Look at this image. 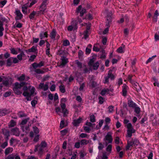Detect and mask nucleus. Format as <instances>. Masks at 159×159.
I'll return each instance as SVG.
<instances>
[{"instance_id": "1", "label": "nucleus", "mask_w": 159, "mask_h": 159, "mask_svg": "<svg viewBox=\"0 0 159 159\" xmlns=\"http://www.w3.org/2000/svg\"><path fill=\"white\" fill-rule=\"evenodd\" d=\"M31 87L30 86H29L28 87L25 86L23 88V90L24 91L23 95L26 97V98L28 101L31 100V96L33 95L35 92V88L32 87L31 89Z\"/></svg>"}, {"instance_id": "2", "label": "nucleus", "mask_w": 159, "mask_h": 159, "mask_svg": "<svg viewBox=\"0 0 159 159\" xmlns=\"http://www.w3.org/2000/svg\"><path fill=\"white\" fill-rule=\"evenodd\" d=\"M28 83L25 82H23L19 83L16 82L15 83L13 89L14 93L17 95H20L22 93V92L21 90L22 87H24V86H26Z\"/></svg>"}, {"instance_id": "3", "label": "nucleus", "mask_w": 159, "mask_h": 159, "mask_svg": "<svg viewBox=\"0 0 159 159\" xmlns=\"http://www.w3.org/2000/svg\"><path fill=\"white\" fill-rule=\"evenodd\" d=\"M139 144V142L137 139L132 138L131 141H128L127 144L125 147L126 150H131V148L130 149V147H132L133 146L136 147Z\"/></svg>"}, {"instance_id": "4", "label": "nucleus", "mask_w": 159, "mask_h": 159, "mask_svg": "<svg viewBox=\"0 0 159 159\" xmlns=\"http://www.w3.org/2000/svg\"><path fill=\"white\" fill-rule=\"evenodd\" d=\"M76 12L77 14L80 13V16L82 17L85 13H86V10L84 8H82V6L80 5L76 8Z\"/></svg>"}, {"instance_id": "5", "label": "nucleus", "mask_w": 159, "mask_h": 159, "mask_svg": "<svg viewBox=\"0 0 159 159\" xmlns=\"http://www.w3.org/2000/svg\"><path fill=\"white\" fill-rule=\"evenodd\" d=\"M104 141H106L107 142L106 143V145L107 144L111 143L113 141V138L111 136V134L110 132H108L106 135L105 138L103 139Z\"/></svg>"}, {"instance_id": "6", "label": "nucleus", "mask_w": 159, "mask_h": 159, "mask_svg": "<svg viewBox=\"0 0 159 159\" xmlns=\"http://www.w3.org/2000/svg\"><path fill=\"white\" fill-rule=\"evenodd\" d=\"M14 13L16 16L15 17V19L16 21L20 20L22 18L23 15L20 12V10H19L18 8H16L15 9Z\"/></svg>"}, {"instance_id": "7", "label": "nucleus", "mask_w": 159, "mask_h": 159, "mask_svg": "<svg viewBox=\"0 0 159 159\" xmlns=\"http://www.w3.org/2000/svg\"><path fill=\"white\" fill-rule=\"evenodd\" d=\"M13 81V79L11 78H6L5 80H3L2 83L6 86H8L11 85Z\"/></svg>"}, {"instance_id": "8", "label": "nucleus", "mask_w": 159, "mask_h": 159, "mask_svg": "<svg viewBox=\"0 0 159 159\" xmlns=\"http://www.w3.org/2000/svg\"><path fill=\"white\" fill-rule=\"evenodd\" d=\"M61 64L59 66L61 68L64 67L69 62L68 59L66 57H63L61 59Z\"/></svg>"}, {"instance_id": "9", "label": "nucleus", "mask_w": 159, "mask_h": 159, "mask_svg": "<svg viewBox=\"0 0 159 159\" xmlns=\"http://www.w3.org/2000/svg\"><path fill=\"white\" fill-rule=\"evenodd\" d=\"M11 112V111L9 109H0V116H4L7 114H9Z\"/></svg>"}, {"instance_id": "10", "label": "nucleus", "mask_w": 159, "mask_h": 159, "mask_svg": "<svg viewBox=\"0 0 159 159\" xmlns=\"http://www.w3.org/2000/svg\"><path fill=\"white\" fill-rule=\"evenodd\" d=\"M113 89H103L101 91L100 94L102 96H104L106 94H109L110 92H113Z\"/></svg>"}, {"instance_id": "11", "label": "nucleus", "mask_w": 159, "mask_h": 159, "mask_svg": "<svg viewBox=\"0 0 159 159\" xmlns=\"http://www.w3.org/2000/svg\"><path fill=\"white\" fill-rule=\"evenodd\" d=\"M44 62L43 61H41L39 63H37L34 62L32 64V66L34 69H36L38 67H40L44 65Z\"/></svg>"}, {"instance_id": "12", "label": "nucleus", "mask_w": 159, "mask_h": 159, "mask_svg": "<svg viewBox=\"0 0 159 159\" xmlns=\"http://www.w3.org/2000/svg\"><path fill=\"white\" fill-rule=\"evenodd\" d=\"M11 132L13 135L16 136H19L20 135V133L19 129L16 127L11 129Z\"/></svg>"}, {"instance_id": "13", "label": "nucleus", "mask_w": 159, "mask_h": 159, "mask_svg": "<svg viewBox=\"0 0 159 159\" xmlns=\"http://www.w3.org/2000/svg\"><path fill=\"white\" fill-rule=\"evenodd\" d=\"M122 88V95L125 97L127 95V90L129 89V87L126 84H124Z\"/></svg>"}, {"instance_id": "14", "label": "nucleus", "mask_w": 159, "mask_h": 159, "mask_svg": "<svg viewBox=\"0 0 159 159\" xmlns=\"http://www.w3.org/2000/svg\"><path fill=\"white\" fill-rule=\"evenodd\" d=\"M135 130L134 129H127V137L131 138L132 136V134L135 133Z\"/></svg>"}, {"instance_id": "15", "label": "nucleus", "mask_w": 159, "mask_h": 159, "mask_svg": "<svg viewBox=\"0 0 159 159\" xmlns=\"http://www.w3.org/2000/svg\"><path fill=\"white\" fill-rule=\"evenodd\" d=\"M5 159H20V158L19 156L11 154L6 157Z\"/></svg>"}, {"instance_id": "16", "label": "nucleus", "mask_w": 159, "mask_h": 159, "mask_svg": "<svg viewBox=\"0 0 159 159\" xmlns=\"http://www.w3.org/2000/svg\"><path fill=\"white\" fill-rule=\"evenodd\" d=\"M82 120V119L81 117H79L77 120H74L73 122V125L75 126H78L79 124L81 123Z\"/></svg>"}, {"instance_id": "17", "label": "nucleus", "mask_w": 159, "mask_h": 159, "mask_svg": "<svg viewBox=\"0 0 159 159\" xmlns=\"http://www.w3.org/2000/svg\"><path fill=\"white\" fill-rule=\"evenodd\" d=\"M82 22L81 19L78 16L76 20H74L72 22V24L74 25L75 26H76L78 25V23L79 22L80 23Z\"/></svg>"}, {"instance_id": "18", "label": "nucleus", "mask_w": 159, "mask_h": 159, "mask_svg": "<svg viewBox=\"0 0 159 159\" xmlns=\"http://www.w3.org/2000/svg\"><path fill=\"white\" fill-rule=\"evenodd\" d=\"M26 52L27 53L30 52H38V49L36 47L33 46L30 49L26 50Z\"/></svg>"}, {"instance_id": "19", "label": "nucleus", "mask_w": 159, "mask_h": 159, "mask_svg": "<svg viewBox=\"0 0 159 159\" xmlns=\"http://www.w3.org/2000/svg\"><path fill=\"white\" fill-rule=\"evenodd\" d=\"M2 132L3 134L5 136V139L6 140H8L10 136L9 131L7 130L4 129L3 130Z\"/></svg>"}, {"instance_id": "20", "label": "nucleus", "mask_w": 159, "mask_h": 159, "mask_svg": "<svg viewBox=\"0 0 159 159\" xmlns=\"http://www.w3.org/2000/svg\"><path fill=\"white\" fill-rule=\"evenodd\" d=\"M133 85V87L134 88L135 90H136L137 92H138L140 90H141V87L137 82H135Z\"/></svg>"}, {"instance_id": "21", "label": "nucleus", "mask_w": 159, "mask_h": 159, "mask_svg": "<svg viewBox=\"0 0 159 159\" xmlns=\"http://www.w3.org/2000/svg\"><path fill=\"white\" fill-rule=\"evenodd\" d=\"M57 33L55 30L53 29L50 33V37L52 39H55Z\"/></svg>"}, {"instance_id": "22", "label": "nucleus", "mask_w": 159, "mask_h": 159, "mask_svg": "<svg viewBox=\"0 0 159 159\" xmlns=\"http://www.w3.org/2000/svg\"><path fill=\"white\" fill-rule=\"evenodd\" d=\"M46 3L45 2H43L40 7V11H44L46 9Z\"/></svg>"}, {"instance_id": "23", "label": "nucleus", "mask_w": 159, "mask_h": 159, "mask_svg": "<svg viewBox=\"0 0 159 159\" xmlns=\"http://www.w3.org/2000/svg\"><path fill=\"white\" fill-rule=\"evenodd\" d=\"M128 104L129 107L133 108H134L137 106L136 104L131 100L128 101Z\"/></svg>"}, {"instance_id": "24", "label": "nucleus", "mask_w": 159, "mask_h": 159, "mask_svg": "<svg viewBox=\"0 0 159 159\" xmlns=\"http://www.w3.org/2000/svg\"><path fill=\"white\" fill-rule=\"evenodd\" d=\"M39 37L41 39H42L45 37L47 38L48 37L47 32H41L39 34Z\"/></svg>"}, {"instance_id": "25", "label": "nucleus", "mask_w": 159, "mask_h": 159, "mask_svg": "<svg viewBox=\"0 0 159 159\" xmlns=\"http://www.w3.org/2000/svg\"><path fill=\"white\" fill-rule=\"evenodd\" d=\"M25 55L24 52H21V53L17 55V57L18 60L21 61L22 60V57Z\"/></svg>"}, {"instance_id": "26", "label": "nucleus", "mask_w": 159, "mask_h": 159, "mask_svg": "<svg viewBox=\"0 0 159 159\" xmlns=\"http://www.w3.org/2000/svg\"><path fill=\"white\" fill-rule=\"evenodd\" d=\"M12 59V57H10L7 59V66H11L13 63Z\"/></svg>"}, {"instance_id": "27", "label": "nucleus", "mask_w": 159, "mask_h": 159, "mask_svg": "<svg viewBox=\"0 0 159 159\" xmlns=\"http://www.w3.org/2000/svg\"><path fill=\"white\" fill-rule=\"evenodd\" d=\"M85 125L89 127H90L92 129H93L95 127V124H92L91 122H89L88 121H86Z\"/></svg>"}, {"instance_id": "28", "label": "nucleus", "mask_w": 159, "mask_h": 159, "mask_svg": "<svg viewBox=\"0 0 159 159\" xmlns=\"http://www.w3.org/2000/svg\"><path fill=\"white\" fill-rule=\"evenodd\" d=\"M89 140H86L85 139H83L81 140L80 141V144L81 145H86L89 143Z\"/></svg>"}, {"instance_id": "29", "label": "nucleus", "mask_w": 159, "mask_h": 159, "mask_svg": "<svg viewBox=\"0 0 159 159\" xmlns=\"http://www.w3.org/2000/svg\"><path fill=\"white\" fill-rule=\"evenodd\" d=\"M13 150L12 148L8 147L7 148L5 151V154L6 155L8 154L10 152H12Z\"/></svg>"}, {"instance_id": "30", "label": "nucleus", "mask_w": 159, "mask_h": 159, "mask_svg": "<svg viewBox=\"0 0 159 159\" xmlns=\"http://www.w3.org/2000/svg\"><path fill=\"white\" fill-rule=\"evenodd\" d=\"M36 14V12L35 11H33L29 15V17L31 20H33L35 15Z\"/></svg>"}, {"instance_id": "31", "label": "nucleus", "mask_w": 159, "mask_h": 159, "mask_svg": "<svg viewBox=\"0 0 159 159\" xmlns=\"http://www.w3.org/2000/svg\"><path fill=\"white\" fill-rule=\"evenodd\" d=\"M107 75L109 78L111 80H113L115 78L114 75L113 74H112L110 71H109Z\"/></svg>"}, {"instance_id": "32", "label": "nucleus", "mask_w": 159, "mask_h": 159, "mask_svg": "<svg viewBox=\"0 0 159 159\" xmlns=\"http://www.w3.org/2000/svg\"><path fill=\"white\" fill-rule=\"evenodd\" d=\"M25 75L23 74L17 78L18 80L20 81H22L25 80Z\"/></svg>"}, {"instance_id": "33", "label": "nucleus", "mask_w": 159, "mask_h": 159, "mask_svg": "<svg viewBox=\"0 0 159 159\" xmlns=\"http://www.w3.org/2000/svg\"><path fill=\"white\" fill-rule=\"evenodd\" d=\"M99 65V62H97L95 63H94L92 66H93V69L95 70H96L98 69Z\"/></svg>"}, {"instance_id": "34", "label": "nucleus", "mask_w": 159, "mask_h": 159, "mask_svg": "<svg viewBox=\"0 0 159 159\" xmlns=\"http://www.w3.org/2000/svg\"><path fill=\"white\" fill-rule=\"evenodd\" d=\"M98 99H99V102H98V103L100 104H102L104 102V98L101 96H99L98 97Z\"/></svg>"}, {"instance_id": "35", "label": "nucleus", "mask_w": 159, "mask_h": 159, "mask_svg": "<svg viewBox=\"0 0 159 159\" xmlns=\"http://www.w3.org/2000/svg\"><path fill=\"white\" fill-rule=\"evenodd\" d=\"M111 19H109L108 18L107 19V21L106 22V25L107 26V27L109 28L110 27V24L111 23Z\"/></svg>"}, {"instance_id": "36", "label": "nucleus", "mask_w": 159, "mask_h": 159, "mask_svg": "<svg viewBox=\"0 0 159 159\" xmlns=\"http://www.w3.org/2000/svg\"><path fill=\"white\" fill-rule=\"evenodd\" d=\"M30 118L29 117L23 120L21 123V125H24L26 124L28 121L30 120Z\"/></svg>"}, {"instance_id": "37", "label": "nucleus", "mask_w": 159, "mask_h": 159, "mask_svg": "<svg viewBox=\"0 0 159 159\" xmlns=\"http://www.w3.org/2000/svg\"><path fill=\"white\" fill-rule=\"evenodd\" d=\"M34 72L36 73L39 74H43L44 73V71L41 70L39 69H35Z\"/></svg>"}, {"instance_id": "38", "label": "nucleus", "mask_w": 159, "mask_h": 159, "mask_svg": "<svg viewBox=\"0 0 159 159\" xmlns=\"http://www.w3.org/2000/svg\"><path fill=\"white\" fill-rule=\"evenodd\" d=\"M112 13L111 11H110L107 12V19L108 18L109 19L112 20Z\"/></svg>"}, {"instance_id": "39", "label": "nucleus", "mask_w": 159, "mask_h": 159, "mask_svg": "<svg viewBox=\"0 0 159 159\" xmlns=\"http://www.w3.org/2000/svg\"><path fill=\"white\" fill-rule=\"evenodd\" d=\"M43 148L40 146V145L38 148V153L40 155H41L43 153Z\"/></svg>"}, {"instance_id": "40", "label": "nucleus", "mask_w": 159, "mask_h": 159, "mask_svg": "<svg viewBox=\"0 0 159 159\" xmlns=\"http://www.w3.org/2000/svg\"><path fill=\"white\" fill-rule=\"evenodd\" d=\"M84 129L85 132L87 133H89L91 130V129L88 126H84Z\"/></svg>"}, {"instance_id": "41", "label": "nucleus", "mask_w": 159, "mask_h": 159, "mask_svg": "<svg viewBox=\"0 0 159 159\" xmlns=\"http://www.w3.org/2000/svg\"><path fill=\"white\" fill-rule=\"evenodd\" d=\"M18 115L20 117H26V115L22 111H19Z\"/></svg>"}, {"instance_id": "42", "label": "nucleus", "mask_w": 159, "mask_h": 159, "mask_svg": "<svg viewBox=\"0 0 159 159\" xmlns=\"http://www.w3.org/2000/svg\"><path fill=\"white\" fill-rule=\"evenodd\" d=\"M59 89L60 91L62 93H64L65 92L66 90L65 87L64 85H61L59 86Z\"/></svg>"}, {"instance_id": "43", "label": "nucleus", "mask_w": 159, "mask_h": 159, "mask_svg": "<svg viewBox=\"0 0 159 159\" xmlns=\"http://www.w3.org/2000/svg\"><path fill=\"white\" fill-rule=\"evenodd\" d=\"M78 55L79 58L80 59H82L83 55V52L81 50H79L78 52Z\"/></svg>"}, {"instance_id": "44", "label": "nucleus", "mask_w": 159, "mask_h": 159, "mask_svg": "<svg viewBox=\"0 0 159 159\" xmlns=\"http://www.w3.org/2000/svg\"><path fill=\"white\" fill-rule=\"evenodd\" d=\"M70 44V42L68 40H65L63 42V45L64 46H67L69 45Z\"/></svg>"}, {"instance_id": "45", "label": "nucleus", "mask_w": 159, "mask_h": 159, "mask_svg": "<svg viewBox=\"0 0 159 159\" xmlns=\"http://www.w3.org/2000/svg\"><path fill=\"white\" fill-rule=\"evenodd\" d=\"M10 50L11 52L13 54L16 55L18 53V52L14 48H10Z\"/></svg>"}, {"instance_id": "46", "label": "nucleus", "mask_w": 159, "mask_h": 159, "mask_svg": "<svg viewBox=\"0 0 159 159\" xmlns=\"http://www.w3.org/2000/svg\"><path fill=\"white\" fill-rule=\"evenodd\" d=\"M75 62L78 67L81 69L82 68V63L78 60H76Z\"/></svg>"}, {"instance_id": "47", "label": "nucleus", "mask_w": 159, "mask_h": 159, "mask_svg": "<svg viewBox=\"0 0 159 159\" xmlns=\"http://www.w3.org/2000/svg\"><path fill=\"white\" fill-rule=\"evenodd\" d=\"M90 120L92 122H95L96 121L95 116L93 115H92L90 116Z\"/></svg>"}, {"instance_id": "48", "label": "nucleus", "mask_w": 159, "mask_h": 159, "mask_svg": "<svg viewBox=\"0 0 159 159\" xmlns=\"http://www.w3.org/2000/svg\"><path fill=\"white\" fill-rule=\"evenodd\" d=\"M16 124V122L15 121L13 120H12L10 121L9 126L11 127H14Z\"/></svg>"}, {"instance_id": "49", "label": "nucleus", "mask_w": 159, "mask_h": 159, "mask_svg": "<svg viewBox=\"0 0 159 159\" xmlns=\"http://www.w3.org/2000/svg\"><path fill=\"white\" fill-rule=\"evenodd\" d=\"M36 57V56L34 55H33L30 56L29 59V61L30 62H32L34 61V60Z\"/></svg>"}, {"instance_id": "50", "label": "nucleus", "mask_w": 159, "mask_h": 159, "mask_svg": "<svg viewBox=\"0 0 159 159\" xmlns=\"http://www.w3.org/2000/svg\"><path fill=\"white\" fill-rule=\"evenodd\" d=\"M22 11L24 14H26L27 13V7H21Z\"/></svg>"}, {"instance_id": "51", "label": "nucleus", "mask_w": 159, "mask_h": 159, "mask_svg": "<svg viewBox=\"0 0 159 159\" xmlns=\"http://www.w3.org/2000/svg\"><path fill=\"white\" fill-rule=\"evenodd\" d=\"M134 111L137 114H138L140 113V109L139 107H137L135 106V107H134Z\"/></svg>"}, {"instance_id": "52", "label": "nucleus", "mask_w": 159, "mask_h": 159, "mask_svg": "<svg viewBox=\"0 0 159 159\" xmlns=\"http://www.w3.org/2000/svg\"><path fill=\"white\" fill-rule=\"evenodd\" d=\"M34 132L36 134H37L39 133V130L36 126H34L33 127Z\"/></svg>"}, {"instance_id": "53", "label": "nucleus", "mask_w": 159, "mask_h": 159, "mask_svg": "<svg viewBox=\"0 0 159 159\" xmlns=\"http://www.w3.org/2000/svg\"><path fill=\"white\" fill-rule=\"evenodd\" d=\"M11 94V91H8L5 92L3 94V96L5 97H8Z\"/></svg>"}, {"instance_id": "54", "label": "nucleus", "mask_w": 159, "mask_h": 159, "mask_svg": "<svg viewBox=\"0 0 159 159\" xmlns=\"http://www.w3.org/2000/svg\"><path fill=\"white\" fill-rule=\"evenodd\" d=\"M7 1L6 0H3L0 2V7L2 8L6 3Z\"/></svg>"}, {"instance_id": "55", "label": "nucleus", "mask_w": 159, "mask_h": 159, "mask_svg": "<svg viewBox=\"0 0 159 159\" xmlns=\"http://www.w3.org/2000/svg\"><path fill=\"white\" fill-rule=\"evenodd\" d=\"M8 145V143L7 140H6V141L4 142L3 143L1 146V148H4L5 147H6Z\"/></svg>"}, {"instance_id": "56", "label": "nucleus", "mask_w": 159, "mask_h": 159, "mask_svg": "<svg viewBox=\"0 0 159 159\" xmlns=\"http://www.w3.org/2000/svg\"><path fill=\"white\" fill-rule=\"evenodd\" d=\"M114 107L113 106L111 105L109 106L108 107V112L109 113H111L113 112Z\"/></svg>"}, {"instance_id": "57", "label": "nucleus", "mask_w": 159, "mask_h": 159, "mask_svg": "<svg viewBox=\"0 0 159 159\" xmlns=\"http://www.w3.org/2000/svg\"><path fill=\"white\" fill-rule=\"evenodd\" d=\"M94 60L93 58L90 59L88 63L89 65L91 66H92L94 64Z\"/></svg>"}, {"instance_id": "58", "label": "nucleus", "mask_w": 159, "mask_h": 159, "mask_svg": "<svg viewBox=\"0 0 159 159\" xmlns=\"http://www.w3.org/2000/svg\"><path fill=\"white\" fill-rule=\"evenodd\" d=\"M62 112L64 116H66L68 114L67 109L66 108L62 110Z\"/></svg>"}, {"instance_id": "59", "label": "nucleus", "mask_w": 159, "mask_h": 159, "mask_svg": "<svg viewBox=\"0 0 159 159\" xmlns=\"http://www.w3.org/2000/svg\"><path fill=\"white\" fill-rule=\"evenodd\" d=\"M39 145H40V146L44 148L46 147L47 144L45 141H42L40 144Z\"/></svg>"}, {"instance_id": "60", "label": "nucleus", "mask_w": 159, "mask_h": 159, "mask_svg": "<svg viewBox=\"0 0 159 159\" xmlns=\"http://www.w3.org/2000/svg\"><path fill=\"white\" fill-rule=\"evenodd\" d=\"M112 145L111 144L108 145L106 148V151L108 152H111V151Z\"/></svg>"}, {"instance_id": "61", "label": "nucleus", "mask_w": 159, "mask_h": 159, "mask_svg": "<svg viewBox=\"0 0 159 159\" xmlns=\"http://www.w3.org/2000/svg\"><path fill=\"white\" fill-rule=\"evenodd\" d=\"M12 62L16 64L18 63L19 62V60L17 58L12 57Z\"/></svg>"}, {"instance_id": "62", "label": "nucleus", "mask_w": 159, "mask_h": 159, "mask_svg": "<svg viewBox=\"0 0 159 159\" xmlns=\"http://www.w3.org/2000/svg\"><path fill=\"white\" fill-rule=\"evenodd\" d=\"M148 120V118L147 117H144L143 118L140 122V123L141 124H143L144 123V122L147 121Z\"/></svg>"}, {"instance_id": "63", "label": "nucleus", "mask_w": 159, "mask_h": 159, "mask_svg": "<svg viewBox=\"0 0 159 159\" xmlns=\"http://www.w3.org/2000/svg\"><path fill=\"white\" fill-rule=\"evenodd\" d=\"M98 144L99 146H98V149L99 150H102L104 147V145H103L102 143L100 142Z\"/></svg>"}, {"instance_id": "64", "label": "nucleus", "mask_w": 159, "mask_h": 159, "mask_svg": "<svg viewBox=\"0 0 159 159\" xmlns=\"http://www.w3.org/2000/svg\"><path fill=\"white\" fill-rule=\"evenodd\" d=\"M153 156V154L152 153V151H151L150 152V153L148 155V159H152V157Z\"/></svg>"}]
</instances>
